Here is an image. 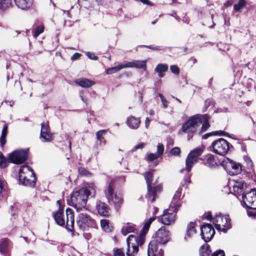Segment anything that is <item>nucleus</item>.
<instances>
[{
	"instance_id": "f257e3e1",
	"label": "nucleus",
	"mask_w": 256,
	"mask_h": 256,
	"mask_svg": "<svg viewBox=\"0 0 256 256\" xmlns=\"http://www.w3.org/2000/svg\"><path fill=\"white\" fill-rule=\"evenodd\" d=\"M96 192V186L94 183L86 184L84 186L79 190H74L68 200L69 205L76 208L78 212L85 208L88 197L94 198Z\"/></svg>"
},
{
	"instance_id": "f03ea898",
	"label": "nucleus",
	"mask_w": 256,
	"mask_h": 256,
	"mask_svg": "<svg viewBox=\"0 0 256 256\" xmlns=\"http://www.w3.org/2000/svg\"><path fill=\"white\" fill-rule=\"evenodd\" d=\"M209 116L206 114L204 115L196 114L190 117L184 124H183L181 130L182 132L188 134V139L192 138V134L195 132L199 125L202 122L200 132L206 131L210 126L208 122Z\"/></svg>"
},
{
	"instance_id": "7ed1b4c3",
	"label": "nucleus",
	"mask_w": 256,
	"mask_h": 256,
	"mask_svg": "<svg viewBox=\"0 0 256 256\" xmlns=\"http://www.w3.org/2000/svg\"><path fill=\"white\" fill-rule=\"evenodd\" d=\"M169 240L170 232L164 227H161L154 234L153 240L149 244L148 256H163V251L158 244H165Z\"/></svg>"
},
{
	"instance_id": "20e7f679",
	"label": "nucleus",
	"mask_w": 256,
	"mask_h": 256,
	"mask_svg": "<svg viewBox=\"0 0 256 256\" xmlns=\"http://www.w3.org/2000/svg\"><path fill=\"white\" fill-rule=\"evenodd\" d=\"M54 218L56 223L60 226H64L66 224V228L69 231H72L74 227V212L70 208L66 210V219L64 218L63 208H60L56 212L53 213Z\"/></svg>"
},
{
	"instance_id": "39448f33",
	"label": "nucleus",
	"mask_w": 256,
	"mask_h": 256,
	"mask_svg": "<svg viewBox=\"0 0 256 256\" xmlns=\"http://www.w3.org/2000/svg\"><path fill=\"white\" fill-rule=\"evenodd\" d=\"M152 170H150L144 174L148 188L146 198L148 202H151L155 200L157 195L162 190V184H158L155 186L154 184H152Z\"/></svg>"
},
{
	"instance_id": "423d86ee",
	"label": "nucleus",
	"mask_w": 256,
	"mask_h": 256,
	"mask_svg": "<svg viewBox=\"0 0 256 256\" xmlns=\"http://www.w3.org/2000/svg\"><path fill=\"white\" fill-rule=\"evenodd\" d=\"M20 183L26 186H34L36 184V176L32 168L27 165H22L19 170Z\"/></svg>"
},
{
	"instance_id": "0eeeda50",
	"label": "nucleus",
	"mask_w": 256,
	"mask_h": 256,
	"mask_svg": "<svg viewBox=\"0 0 256 256\" xmlns=\"http://www.w3.org/2000/svg\"><path fill=\"white\" fill-rule=\"evenodd\" d=\"M78 212L76 222L77 226L80 230H84L88 228H96L95 220L89 216L86 209L80 210Z\"/></svg>"
},
{
	"instance_id": "6e6552de",
	"label": "nucleus",
	"mask_w": 256,
	"mask_h": 256,
	"mask_svg": "<svg viewBox=\"0 0 256 256\" xmlns=\"http://www.w3.org/2000/svg\"><path fill=\"white\" fill-rule=\"evenodd\" d=\"M144 241V236L142 234H140L138 238H136L133 234L130 235L126 239V255L128 256H134L138 251V246H142Z\"/></svg>"
},
{
	"instance_id": "1a4fd4ad",
	"label": "nucleus",
	"mask_w": 256,
	"mask_h": 256,
	"mask_svg": "<svg viewBox=\"0 0 256 256\" xmlns=\"http://www.w3.org/2000/svg\"><path fill=\"white\" fill-rule=\"evenodd\" d=\"M204 148H196L191 151L188 155L186 160V168L180 170V172L184 171L190 172L194 164L198 162V158L203 153Z\"/></svg>"
},
{
	"instance_id": "9d476101",
	"label": "nucleus",
	"mask_w": 256,
	"mask_h": 256,
	"mask_svg": "<svg viewBox=\"0 0 256 256\" xmlns=\"http://www.w3.org/2000/svg\"><path fill=\"white\" fill-rule=\"evenodd\" d=\"M213 224L216 230L224 232L231 227L230 220L228 215L216 214L213 218Z\"/></svg>"
},
{
	"instance_id": "9b49d317",
	"label": "nucleus",
	"mask_w": 256,
	"mask_h": 256,
	"mask_svg": "<svg viewBox=\"0 0 256 256\" xmlns=\"http://www.w3.org/2000/svg\"><path fill=\"white\" fill-rule=\"evenodd\" d=\"M214 152L220 156L226 154L230 149V144L224 138H220L212 144Z\"/></svg>"
},
{
	"instance_id": "f8f14e48",
	"label": "nucleus",
	"mask_w": 256,
	"mask_h": 256,
	"mask_svg": "<svg viewBox=\"0 0 256 256\" xmlns=\"http://www.w3.org/2000/svg\"><path fill=\"white\" fill-rule=\"evenodd\" d=\"M106 196L110 204H114L116 209H118L123 202V200L120 194L114 193V188L111 184H110L105 192Z\"/></svg>"
},
{
	"instance_id": "ddd939ff",
	"label": "nucleus",
	"mask_w": 256,
	"mask_h": 256,
	"mask_svg": "<svg viewBox=\"0 0 256 256\" xmlns=\"http://www.w3.org/2000/svg\"><path fill=\"white\" fill-rule=\"evenodd\" d=\"M222 166L230 175L238 174L242 171V166L240 164L236 163L227 158L223 160Z\"/></svg>"
},
{
	"instance_id": "4468645a",
	"label": "nucleus",
	"mask_w": 256,
	"mask_h": 256,
	"mask_svg": "<svg viewBox=\"0 0 256 256\" xmlns=\"http://www.w3.org/2000/svg\"><path fill=\"white\" fill-rule=\"evenodd\" d=\"M243 204L248 208L256 209V190L242 194Z\"/></svg>"
},
{
	"instance_id": "2eb2a0df",
	"label": "nucleus",
	"mask_w": 256,
	"mask_h": 256,
	"mask_svg": "<svg viewBox=\"0 0 256 256\" xmlns=\"http://www.w3.org/2000/svg\"><path fill=\"white\" fill-rule=\"evenodd\" d=\"M28 158L27 150H18L14 151L9 156L10 161L14 164H20L24 162Z\"/></svg>"
},
{
	"instance_id": "dca6fc26",
	"label": "nucleus",
	"mask_w": 256,
	"mask_h": 256,
	"mask_svg": "<svg viewBox=\"0 0 256 256\" xmlns=\"http://www.w3.org/2000/svg\"><path fill=\"white\" fill-rule=\"evenodd\" d=\"M170 208L164 210L163 214L161 216L160 221L165 225H170L175 222L176 212Z\"/></svg>"
},
{
	"instance_id": "f3484780",
	"label": "nucleus",
	"mask_w": 256,
	"mask_h": 256,
	"mask_svg": "<svg viewBox=\"0 0 256 256\" xmlns=\"http://www.w3.org/2000/svg\"><path fill=\"white\" fill-rule=\"evenodd\" d=\"M214 233V230L210 224H206L201 226V236L205 242L210 240Z\"/></svg>"
},
{
	"instance_id": "a211bd4d",
	"label": "nucleus",
	"mask_w": 256,
	"mask_h": 256,
	"mask_svg": "<svg viewBox=\"0 0 256 256\" xmlns=\"http://www.w3.org/2000/svg\"><path fill=\"white\" fill-rule=\"evenodd\" d=\"M182 190L180 188L178 189L170 204V208H172V210L174 212H177L181 206Z\"/></svg>"
},
{
	"instance_id": "6ab92c4d",
	"label": "nucleus",
	"mask_w": 256,
	"mask_h": 256,
	"mask_svg": "<svg viewBox=\"0 0 256 256\" xmlns=\"http://www.w3.org/2000/svg\"><path fill=\"white\" fill-rule=\"evenodd\" d=\"M16 6L22 10H28L33 5L34 0H14Z\"/></svg>"
},
{
	"instance_id": "aec40b11",
	"label": "nucleus",
	"mask_w": 256,
	"mask_h": 256,
	"mask_svg": "<svg viewBox=\"0 0 256 256\" xmlns=\"http://www.w3.org/2000/svg\"><path fill=\"white\" fill-rule=\"evenodd\" d=\"M146 60H133L132 62H129L125 63L126 68H144V70H146Z\"/></svg>"
},
{
	"instance_id": "412c9836",
	"label": "nucleus",
	"mask_w": 256,
	"mask_h": 256,
	"mask_svg": "<svg viewBox=\"0 0 256 256\" xmlns=\"http://www.w3.org/2000/svg\"><path fill=\"white\" fill-rule=\"evenodd\" d=\"M10 240L7 238L0 239V253L4 256L9 254Z\"/></svg>"
},
{
	"instance_id": "4be33fe9",
	"label": "nucleus",
	"mask_w": 256,
	"mask_h": 256,
	"mask_svg": "<svg viewBox=\"0 0 256 256\" xmlns=\"http://www.w3.org/2000/svg\"><path fill=\"white\" fill-rule=\"evenodd\" d=\"M164 150L163 145L162 144H158L157 146V152L156 154L150 153L147 154V160L152 161L157 159L162 154Z\"/></svg>"
},
{
	"instance_id": "5701e85b",
	"label": "nucleus",
	"mask_w": 256,
	"mask_h": 256,
	"mask_svg": "<svg viewBox=\"0 0 256 256\" xmlns=\"http://www.w3.org/2000/svg\"><path fill=\"white\" fill-rule=\"evenodd\" d=\"M96 208L100 214L104 216H109L110 208L104 202H98L96 204Z\"/></svg>"
},
{
	"instance_id": "b1692460",
	"label": "nucleus",
	"mask_w": 256,
	"mask_h": 256,
	"mask_svg": "<svg viewBox=\"0 0 256 256\" xmlns=\"http://www.w3.org/2000/svg\"><path fill=\"white\" fill-rule=\"evenodd\" d=\"M75 82L80 86L85 88L90 87L95 84L94 81L84 78L76 80Z\"/></svg>"
},
{
	"instance_id": "393cba45",
	"label": "nucleus",
	"mask_w": 256,
	"mask_h": 256,
	"mask_svg": "<svg viewBox=\"0 0 256 256\" xmlns=\"http://www.w3.org/2000/svg\"><path fill=\"white\" fill-rule=\"evenodd\" d=\"M126 123L128 127L132 129H137L140 123V118H136L133 116H130L128 118Z\"/></svg>"
},
{
	"instance_id": "a878e982",
	"label": "nucleus",
	"mask_w": 256,
	"mask_h": 256,
	"mask_svg": "<svg viewBox=\"0 0 256 256\" xmlns=\"http://www.w3.org/2000/svg\"><path fill=\"white\" fill-rule=\"evenodd\" d=\"M246 184L243 181H236L233 184V190L234 194L238 198V196L240 195V194L242 192V190Z\"/></svg>"
},
{
	"instance_id": "bb28decb",
	"label": "nucleus",
	"mask_w": 256,
	"mask_h": 256,
	"mask_svg": "<svg viewBox=\"0 0 256 256\" xmlns=\"http://www.w3.org/2000/svg\"><path fill=\"white\" fill-rule=\"evenodd\" d=\"M168 65L165 64H158L154 69V72L158 74L160 78L164 76V72H166L168 70Z\"/></svg>"
},
{
	"instance_id": "cd10ccee",
	"label": "nucleus",
	"mask_w": 256,
	"mask_h": 256,
	"mask_svg": "<svg viewBox=\"0 0 256 256\" xmlns=\"http://www.w3.org/2000/svg\"><path fill=\"white\" fill-rule=\"evenodd\" d=\"M196 223L190 222L187 226L186 236L189 238H192L196 234V231L195 228Z\"/></svg>"
},
{
	"instance_id": "c85d7f7f",
	"label": "nucleus",
	"mask_w": 256,
	"mask_h": 256,
	"mask_svg": "<svg viewBox=\"0 0 256 256\" xmlns=\"http://www.w3.org/2000/svg\"><path fill=\"white\" fill-rule=\"evenodd\" d=\"M125 64H120L116 66L111 67L109 68H108L106 71V73L108 74H111L116 72H118L120 71V70L126 68V66Z\"/></svg>"
},
{
	"instance_id": "c756f323",
	"label": "nucleus",
	"mask_w": 256,
	"mask_h": 256,
	"mask_svg": "<svg viewBox=\"0 0 256 256\" xmlns=\"http://www.w3.org/2000/svg\"><path fill=\"white\" fill-rule=\"evenodd\" d=\"M200 254L201 256H210L212 254L210 246L206 244L201 246L200 249Z\"/></svg>"
},
{
	"instance_id": "7c9ffc66",
	"label": "nucleus",
	"mask_w": 256,
	"mask_h": 256,
	"mask_svg": "<svg viewBox=\"0 0 256 256\" xmlns=\"http://www.w3.org/2000/svg\"><path fill=\"white\" fill-rule=\"evenodd\" d=\"M155 217L152 216L148 220H147L143 226L142 228V232L141 234H142L144 236L145 235V234L149 230L150 226L152 223V222L155 220Z\"/></svg>"
},
{
	"instance_id": "2f4dec72",
	"label": "nucleus",
	"mask_w": 256,
	"mask_h": 256,
	"mask_svg": "<svg viewBox=\"0 0 256 256\" xmlns=\"http://www.w3.org/2000/svg\"><path fill=\"white\" fill-rule=\"evenodd\" d=\"M135 230V228L134 226L130 224H128L122 226L121 232L124 235L126 236L127 234L130 232H133Z\"/></svg>"
},
{
	"instance_id": "473e14b6",
	"label": "nucleus",
	"mask_w": 256,
	"mask_h": 256,
	"mask_svg": "<svg viewBox=\"0 0 256 256\" xmlns=\"http://www.w3.org/2000/svg\"><path fill=\"white\" fill-rule=\"evenodd\" d=\"M12 6V0H0V10H5Z\"/></svg>"
},
{
	"instance_id": "72a5a7b5",
	"label": "nucleus",
	"mask_w": 256,
	"mask_h": 256,
	"mask_svg": "<svg viewBox=\"0 0 256 256\" xmlns=\"http://www.w3.org/2000/svg\"><path fill=\"white\" fill-rule=\"evenodd\" d=\"M8 132V126L7 124L5 125L3 128L2 135L0 138V142L2 146H4L6 143V136Z\"/></svg>"
},
{
	"instance_id": "f704fd0d",
	"label": "nucleus",
	"mask_w": 256,
	"mask_h": 256,
	"mask_svg": "<svg viewBox=\"0 0 256 256\" xmlns=\"http://www.w3.org/2000/svg\"><path fill=\"white\" fill-rule=\"evenodd\" d=\"M52 134L49 132H40V138L43 142H50L52 140Z\"/></svg>"
},
{
	"instance_id": "c9c22d12",
	"label": "nucleus",
	"mask_w": 256,
	"mask_h": 256,
	"mask_svg": "<svg viewBox=\"0 0 256 256\" xmlns=\"http://www.w3.org/2000/svg\"><path fill=\"white\" fill-rule=\"evenodd\" d=\"M101 227L102 229L106 232H109L111 230L112 226L109 224L108 222L106 220H101Z\"/></svg>"
},
{
	"instance_id": "e433bc0d",
	"label": "nucleus",
	"mask_w": 256,
	"mask_h": 256,
	"mask_svg": "<svg viewBox=\"0 0 256 256\" xmlns=\"http://www.w3.org/2000/svg\"><path fill=\"white\" fill-rule=\"evenodd\" d=\"M206 164L208 166L211 167H214L217 165L214 156L212 154H210L207 156Z\"/></svg>"
},
{
	"instance_id": "4c0bfd02",
	"label": "nucleus",
	"mask_w": 256,
	"mask_h": 256,
	"mask_svg": "<svg viewBox=\"0 0 256 256\" xmlns=\"http://www.w3.org/2000/svg\"><path fill=\"white\" fill-rule=\"evenodd\" d=\"M8 160L0 152V168H4L8 164Z\"/></svg>"
},
{
	"instance_id": "58836bf2",
	"label": "nucleus",
	"mask_w": 256,
	"mask_h": 256,
	"mask_svg": "<svg viewBox=\"0 0 256 256\" xmlns=\"http://www.w3.org/2000/svg\"><path fill=\"white\" fill-rule=\"evenodd\" d=\"M246 5V2L244 0H239L238 2L234 4V10L236 11H240L242 8L244 7Z\"/></svg>"
},
{
	"instance_id": "ea45409f",
	"label": "nucleus",
	"mask_w": 256,
	"mask_h": 256,
	"mask_svg": "<svg viewBox=\"0 0 256 256\" xmlns=\"http://www.w3.org/2000/svg\"><path fill=\"white\" fill-rule=\"evenodd\" d=\"M44 31V26H37L35 30L33 31V36L36 38L38 35L42 33Z\"/></svg>"
},
{
	"instance_id": "a19ab883",
	"label": "nucleus",
	"mask_w": 256,
	"mask_h": 256,
	"mask_svg": "<svg viewBox=\"0 0 256 256\" xmlns=\"http://www.w3.org/2000/svg\"><path fill=\"white\" fill-rule=\"evenodd\" d=\"M244 160L248 168L250 170H252L253 168V162L250 158L247 156H244Z\"/></svg>"
},
{
	"instance_id": "79ce46f5",
	"label": "nucleus",
	"mask_w": 256,
	"mask_h": 256,
	"mask_svg": "<svg viewBox=\"0 0 256 256\" xmlns=\"http://www.w3.org/2000/svg\"><path fill=\"white\" fill-rule=\"evenodd\" d=\"M105 130H100L98 131L96 134V138L100 142H101L102 139L103 138V136L106 134Z\"/></svg>"
},
{
	"instance_id": "37998d69",
	"label": "nucleus",
	"mask_w": 256,
	"mask_h": 256,
	"mask_svg": "<svg viewBox=\"0 0 256 256\" xmlns=\"http://www.w3.org/2000/svg\"><path fill=\"white\" fill-rule=\"evenodd\" d=\"M158 96L160 98L164 108H166L168 106V102L165 98L163 96V95L161 94H158Z\"/></svg>"
},
{
	"instance_id": "c03bdc74",
	"label": "nucleus",
	"mask_w": 256,
	"mask_h": 256,
	"mask_svg": "<svg viewBox=\"0 0 256 256\" xmlns=\"http://www.w3.org/2000/svg\"><path fill=\"white\" fill-rule=\"evenodd\" d=\"M49 132V126L47 122H43L41 124V132Z\"/></svg>"
},
{
	"instance_id": "a18cd8bd",
	"label": "nucleus",
	"mask_w": 256,
	"mask_h": 256,
	"mask_svg": "<svg viewBox=\"0 0 256 256\" xmlns=\"http://www.w3.org/2000/svg\"><path fill=\"white\" fill-rule=\"evenodd\" d=\"M170 70L172 72L178 74L180 72V70L178 66L176 65H172L170 66Z\"/></svg>"
},
{
	"instance_id": "49530a36",
	"label": "nucleus",
	"mask_w": 256,
	"mask_h": 256,
	"mask_svg": "<svg viewBox=\"0 0 256 256\" xmlns=\"http://www.w3.org/2000/svg\"><path fill=\"white\" fill-rule=\"evenodd\" d=\"M170 152L172 155L179 156L180 152V148L175 147L172 149Z\"/></svg>"
},
{
	"instance_id": "de8ad7c7",
	"label": "nucleus",
	"mask_w": 256,
	"mask_h": 256,
	"mask_svg": "<svg viewBox=\"0 0 256 256\" xmlns=\"http://www.w3.org/2000/svg\"><path fill=\"white\" fill-rule=\"evenodd\" d=\"M212 256H224V252L222 250H218L212 254Z\"/></svg>"
},
{
	"instance_id": "09e8293b",
	"label": "nucleus",
	"mask_w": 256,
	"mask_h": 256,
	"mask_svg": "<svg viewBox=\"0 0 256 256\" xmlns=\"http://www.w3.org/2000/svg\"><path fill=\"white\" fill-rule=\"evenodd\" d=\"M86 54L88 56V57L90 60H97L98 58V57L97 56L90 52H87Z\"/></svg>"
},
{
	"instance_id": "8fccbe9b",
	"label": "nucleus",
	"mask_w": 256,
	"mask_h": 256,
	"mask_svg": "<svg viewBox=\"0 0 256 256\" xmlns=\"http://www.w3.org/2000/svg\"><path fill=\"white\" fill-rule=\"evenodd\" d=\"M78 171L79 174L81 175L86 176L89 174L88 172L83 168H79Z\"/></svg>"
},
{
	"instance_id": "3c124183",
	"label": "nucleus",
	"mask_w": 256,
	"mask_h": 256,
	"mask_svg": "<svg viewBox=\"0 0 256 256\" xmlns=\"http://www.w3.org/2000/svg\"><path fill=\"white\" fill-rule=\"evenodd\" d=\"M114 256H124V253L120 249H116L114 250Z\"/></svg>"
},
{
	"instance_id": "603ef678",
	"label": "nucleus",
	"mask_w": 256,
	"mask_h": 256,
	"mask_svg": "<svg viewBox=\"0 0 256 256\" xmlns=\"http://www.w3.org/2000/svg\"><path fill=\"white\" fill-rule=\"evenodd\" d=\"M215 134L219 135L220 136H228L229 134L228 132H224L222 130L216 131L215 132Z\"/></svg>"
},
{
	"instance_id": "864d4df0",
	"label": "nucleus",
	"mask_w": 256,
	"mask_h": 256,
	"mask_svg": "<svg viewBox=\"0 0 256 256\" xmlns=\"http://www.w3.org/2000/svg\"><path fill=\"white\" fill-rule=\"evenodd\" d=\"M4 190L3 180L0 176V200L2 198V192Z\"/></svg>"
},
{
	"instance_id": "5fc2aeb1",
	"label": "nucleus",
	"mask_w": 256,
	"mask_h": 256,
	"mask_svg": "<svg viewBox=\"0 0 256 256\" xmlns=\"http://www.w3.org/2000/svg\"><path fill=\"white\" fill-rule=\"evenodd\" d=\"M190 172H188V174L184 178V183L186 184H189L190 182V175L189 174Z\"/></svg>"
},
{
	"instance_id": "6e6d98bb",
	"label": "nucleus",
	"mask_w": 256,
	"mask_h": 256,
	"mask_svg": "<svg viewBox=\"0 0 256 256\" xmlns=\"http://www.w3.org/2000/svg\"><path fill=\"white\" fill-rule=\"evenodd\" d=\"M144 144L142 142L134 146V150L142 149L144 147Z\"/></svg>"
},
{
	"instance_id": "4d7b16f0",
	"label": "nucleus",
	"mask_w": 256,
	"mask_h": 256,
	"mask_svg": "<svg viewBox=\"0 0 256 256\" xmlns=\"http://www.w3.org/2000/svg\"><path fill=\"white\" fill-rule=\"evenodd\" d=\"M150 120L148 118H146L145 121V127L146 128H148L150 126Z\"/></svg>"
},
{
	"instance_id": "13d9d810",
	"label": "nucleus",
	"mask_w": 256,
	"mask_h": 256,
	"mask_svg": "<svg viewBox=\"0 0 256 256\" xmlns=\"http://www.w3.org/2000/svg\"><path fill=\"white\" fill-rule=\"evenodd\" d=\"M80 56V54H79V53H75L74 54L72 57H71V58L72 60H76L78 58H79Z\"/></svg>"
},
{
	"instance_id": "bf43d9fd",
	"label": "nucleus",
	"mask_w": 256,
	"mask_h": 256,
	"mask_svg": "<svg viewBox=\"0 0 256 256\" xmlns=\"http://www.w3.org/2000/svg\"><path fill=\"white\" fill-rule=\"evenodd\" d=\"M205 218L206 220H208L210 222L212 220H213V219L212 218V216L210 213L206 214L205 216Z\"/></svg>"
},
{
	"instance_id": "052dcab7",
	"label": "nucleus",
	"mask_w": 256,
	"mask_h": 256,
	"mask_svg": "<svg viewBox=\"0 0 256 256\" xmlns=\"http://www.w3.org/2000/svg\"><path fill=\"white\" fill-rule=\"evenodd\" d=\"M212 100L210 99H208L205 102V104L206 106H208L212 104Z\"/></svg>"
},
{
	"instance_id": "680f3d73",
	"label": "nucleus",
	"mask_w": 256,
	"mask_h": 256,
	"mask_svg": "<svg viewBox=\"0 0 256 256\" xmlns=\"http://www.w3.org/2000/svg\"><path fill=\"white\" fill-rule=\"evenodd\" d=\"M84 236L85 238L87 240H89L91 238V235L89 233H84Z\"/></svg>"
},
{
	"instance_id": "e2e57ef3",
	"label": "nucleus",
	"mask_w": 256,
	"mask_h": 256,
	"mask_svg": "<svg viewBox=\"0 0 256 256\" xmlns=\"http://www.w3.org/2000/svg\"><path fill=\"white\" fill-rule=\"evenodd\" d=\"M57 204H58L59 206V208H62V204H61V203H60V200H58L56 202Z\"/></svg>"
},
{
	"instance_id": "0e129e2a",
	"label": "nucleus",
	"mask_w": 256,
	"mask_h": 256,
	"mask_svg": "<svg viewBox=\"0 0 256 256\" xmlns=\"http://www.w3.org/2000/svg\"><path fill=\"white\" fill-rule=\"evenodd\" d=\"M149 114L150 116H152L154 114V112L152 110H150L149 112Z\"/></svg>"
},
{
	"instance_id": "69168bd1",
	"label": "nucleus",
	"mask_w": 256,
	"mask_h": 256,
	"mask_svg": "<svg viewBox=\"0 0 256 256\" xmlns=\"http://www.w3.org/2000/svg\"><path fill=\"white\" fill-rule=\"evenodd\" d=\"M148 48H152V49H154V50H158V47H155V48H152L151 46H148Z\"/></svg>"
},
{
	"instance_id": "338daca9",
	"label": "nucleus",
	"mask_w": 256,
	"mask_h": 256,
	"mask_svg": "<svg viewBox=\"0 0 256 256\" xmlns=\"http://www.w3.org/2000/svg\"><path fill=\"white\" fill-rule=\"evenodd\" d=\"M154 210L153 213L154 214H156L158 210V208H154Z\"/></svg>"
},
{
	"instance_id": "774afa93",
	"label": "nucleus",
	"mask_w": 256,
	"mask_h": 256,
	"mask_svg": "<svg viewBox=\"0 0 256 256\" xmlns=\"http://www.w3.org/2000/svg\"><path fill=\"white\" fill-rule=\"evenodd\" d=\"M226 4L227 6H229V5H231L232 4V2H228Z\"/></svg>"
}]
</instances>
